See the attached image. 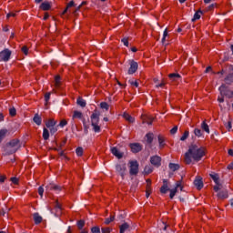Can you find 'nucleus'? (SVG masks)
I'll list each match as a JSON object with an SVG mask.
<instances>
[{"label":"nucleus","mask_w":233,"mask_h":233,"mask_svg":"<svg viewBox=\"0 0 233 233\" xmlns=\"http://www.w3.org/2000/svg\"><path fill=\"white\" fill-rule=\"evenodd\" d=\"M205 156V147L196 144L189 146L188 150L184 155V161L186 165H194L201 161Z\"/></svg>","instance_id":"obj_1"},{"label":"nucleus","mask_w":233,"mask_h":233,"mask_svg":"<svg viewBox=\"0 0 233 233\" xmlns=\"http://www.w3.org/2000/svg\"><path fill=\"white\" fill-rule=\"evenodd\" d=\"M21 148V143L18 139L11 140L5 147V156L15 154V151Z\"/></svg>","instance_id":"obj_2"},{"label":"nucleus","mask_w":233,"mask_h":233,"mask_svg":"<svg viewBox=\"0 0 233 233\" xmlns=\"http://www.w3.org/2000/svg\"><path fill=\"white\" fill-rule=\"evenodd\" d=\"M91 127H93L94 132H101V126H99V115H97V113H93L91 115Z\"/></svg>","instance_id":"obj_3"},{"label":"nucleus","mask_w":233,"mask_h":233,"mask_svg":"<svg viewBox=\"0 0 233 233\" xmlns=\"http://www.w3.org/2000/svg\"><path fill=\"white\" fill-rule=\"evenodd\" d=\"M12 56V51L10 49L5 48L0 52V61H4V63H7L10 61V57Z\"/></svg>","instance_id":"obj_4"},{"label":"nucleus","mask_w":233,"mask_h":233,"mask_svg":"<svg viewBox=\"0 0 233 233\" xmlns=\"http://www.w3.org/2000/svg\"><path fill=\"white\" fill-rule=\"evenodd\" d=\"M177 189H179L181 192H183V185H182L181 181H177L175 188L169 189L170 199H174V196H176V194H177Z\"/></svg>","instance_id":"obj_5"},{"label":"nucleus","mask_w":233,"mask_h":233,"mask_svg":"<svg viewBox=\"0 0 233 233\" xmlns=\"http://www.w3.org/2000/svg\"><path fill=\"white\" fill-rule=\"evenodd\" d=\"M129 163H130L129 173L131 174V176H136L137 172H139V164L137 163V161H131Z\"/></svg>","instance_id":"obj_6"},{"label":"nucleus","mask_w":233,"mask_h":233,"mask_svg":"<svg viewBox=\"0 0 233 233\" xmlns=\"http://www.w3.org/2000/svg\"><path fill=\"white\" fill-rule=\"evenodd\" d=\"M150 163L157 168H159V167H161V157L157 155L151 157Z\"/></svg>","instance_id":"obj_7"},{"label":"nucleus","mask_w":233,"mask_h":233,"mask_svg":"<svg viewBox=\"0 0 233 233\" xmlns=\"http://www.w3.org/2000/svg\"><path fill=\"white\" fill-rule=\"evenodd\" d=\"M129 147L131 148V152L134 154H137V152H141V150H143V146H141L139 143L130 144Z\"/></svg>","instance_id":"obj_8"},{"label":"nucleus","mask_w":233,"mask_h":233,"mask_svg":"<svg viewBox=\"0 0 233 233\" xmlns=\"http://www.w3.org/2000/svg\"><path fill=\"white\" fill-rule=\"evenodd\" d=\"M130 67L128 69V74L132 75V74H136V72H137V68H138V65L137 62L131 60L129 62Z\"/></svg>","instance_id":"obj_9"},{"label":"nucleus","mask_w":233,"mask_h":233,"mask_svg":"<svg viewBox=\"0 0 233 233\" xmlns=\"http://www.w3.org/2000/svg\"><path fill=\"white\" fill-rule=\"evenodd\" d=\"M116 170L121 176V177H125V172H127V166L116 165Z\"/></svg>","instance_id":"obj_10"},{"label":"nucleus","mask_w":233,"mask_h":233,"mask_svg":"<svg viewBox=\"0 0 233 233\" xmlns=\"http://www.w3.org/2000/svg\"><path fill=\"white\" fill-rule=\"evenodd\" d=\"M46 190L48 192H50V190H54V192H61V187L51 183L46 186Z\"/></svg>","instance_id":"obj_11"},{"label":"nucleus","mask_w":233,"mask_h":233,"mask_svg":"<svg viewBox=\"0 0 233 233\" xmlns=\"http://www.w3.org/2000/svg\"><path fill=\"white\" fill-rule=\"evenodd\" d=\"M168 190H170V188L168 187V180L164 179L163 185L160 187V192H161V194H167L168 192Z\"/></svg>","instance_id":"obj_12"},{"label":"nucleus","mask_w":233,"mask_h":233,"mask_svg":"<svg viewBox=\"0 0 233 233\" xmlns=\"http://www.w3.org/2000/svg\"><path fill=\"white\" fill-rule=\"evenodd\" d=\"M147 187H146V198H150V195L152 194V181L150 179L147 180Z\"/></svg>","instance_id":"obj_13"},{"label":"nucleus","mask_w":233,"mask_h":233,"mask_svg":"<svg viewBox=\"0 0 233 233\" xmlns=\"http://www.w3.org/2000/svg\"><path fill=\"white\" fill-rule=\"evenodd\" d=\"M111 153L113 154V156H116V157H117L118 159H121V157H123V152L119 151L117 147H112Z\"/></svg>","instance_id":"obj_14"},{"label":"nucleus","mask_w":233,"mask_h":233,"mask_svg":"<svg viewBox=\"0 0 233 233\" xmlns=\"http://www.w3.org/2000/svg\"><path fill=\"white\" fill-rule=\"evenodd\" d=\"M157 139H158V145H159L158 147H159L160 150L165 148V147L167 145L165 143V141H166L165 137H163L162 135H158Z\"/></svg>","instance_id":"obj_15"},{"label":"nucleus","mask_w":233,"mask_h":233,"mask_svg":"<svg viewBox=\"0 0 233 233\" xmlns=\"http://www.w3.org/2000/svg\"><path fill=\"white\" fill-rule=\"evenodd\" d=\"M40 8L41 10L46 12L47 10H50V8H52V5L49 2L46 1L40 5Z\"/></svg>","instance_id":"obj_16"},{"label":"nucleus","mask_w":233,"mask_h":233,"mask_svg":"<svg viewBox=\"0 0 233 233\" xmlns=\"http://www.w3.org/2000/svg\"><path fill=\"white\" fill-rule=\"evenodd\" d=\"M168 77L172 81H179V79H181V75L177 73H171L168 75Z\"/></svg>","instance_id":"obj_17"},{"label":"nucleus","mask_w":233,"mask_h":233,"mask_svg":"<svg viewBox=\"0 0 233 233\" xmlns=\"http://www.w3.org/2000/svg\"><path fill=\"white\" fill-rule=\"evenodd\" d=\"M33 219H34L35 225H39V223H41L43 221V217H41L39 215V213H35L33 215Z\"/></svg>","instance_id":"obj_18"},{"label":"nucleus","mask_w":233,"mask_h":233,"mask_svg":"<svg viewBox=\"0 0 233 233\" xmlns=\"http://www.w3.org/2000/svg\"><path fill=\"white\" fill-rule=\"evenodd\" d=\"M10 132H8V129H1L0 130V143L3 142V139L6 137V136H9Z\"/></svg>","instance_id":"obj_19"},{"label":"nucleus","mask_w":233,"mask_h":233,"mask_svg":"<svg viewBox=\"0 0 233 233\" xmlns=\"http://www.w3.org/2000/svg\"><path fill=\"white\" fill-rule=\"evenodd\" d=\"M224 89H225V86L222 85L219 87V91H220L221 96L218 97V103H223L225 101V98L223 97V96H225V91H223Z\"/></svg>","instance_id":"obj_20"},{"label":"nucleus","mask_w":233,"mask_h":233,"mask_svg":"<svg viewBox=\"0 0 233 233\" xmlns=\"http://www.w3.org/2000/svg\"><path fill=\"white\" fill-rule=\"evenodd\" d=\"M194 185H195V187H197L198 190H201V188H203V180L201 178L198 177L194 181Z\"/></svg>","instance_id":"obj_21"},{"label":"nucleus","mask_w":233,"mask_h":233,"mask_svg":"<svg viewBox=\"0 0 233 233\" xmlns=\"http://www.w3.org/2000/svg\"><path fill=\"white\" fill-rule=\"evenodd\" d=\"M218 198L219 199H227L228 198V193L226 190L218 193Z\"/></svg>","instance_id":"obj_22"},{"label":"nucleus","mask_w":233,"mask_h":233,"mask_svg":"<svg viewBox=\"0 0 233 233\" xmlns=\"http://www.w3.org/2000/svg\"><path fill=\"white\" fill-rule=\"evenodd\" d=\"M168 167H169V170H171V172H176L177 170H179V164L169 163Z\"/></svg>","instance_id":"obj_23"},{"label":"nucleus","mask_w":233,"mask_h":233,"mask_svg":"<svg viewBox=\"0 0 233 233\" xmlns=\"http://www.w3.org/2000/svg\"><path fill=\"white\" fill-rule=\"evenodd\" d=\"M146 141H147V143H148V145H152V141H154V134L147 133L146 135Z\"/></svg>","instance_id":"obj_24"},{"label":"nucleus","mask_w":233,"mask_h":233,"mask_svg":"<svg viewBox=\"0 0 233 233\" xmlns=\"http://www.w3.org/2000/svg\"><path fill=\"white\" fill-rule=\"evenodd\" d=\"M73 119H83V113L80 111H74Z\"/></svg>","instance_id":"obj_25"},{"label":"nucleus","mask_w":233,"mask_h":233,"mask_svg":"<svg viewBox=\"0 0 233 233\" xmlns=\"http://www.w3.org/2000/svg\"><path fill=\"white\" fill-rule=\"evenodd\" d=\"M119 228H120V233H125L127 232V230H128V228H130V225H128V223H124L119 227Z\"/></svg>","instance_id":"obj_26"},{"label":"nucleus","mask_w":233,"mask_h":233,"mask_svg":"<svg viewBox=\"0 0 233 233\" xmlns=\"http://www.w3.org/2000/svg\"><path fill=\"white\" fill-rule=\"evenodd\" d=\"M216 185H219V175L213 173L209 175Z\"/></svg>","instance_id":"obj_27"},{"label":"nucleus","mask_w":233,"mask_h":233,"mask_svg":"<svg viewBox=\"0 0 233 233\" xmlns=\"http://www.w3.org/2000/svg\"><path fill=\"white\" fill-rule=\"evenodd\" d=\"M54 210H56V216H61V210H62V208H61V204H59V202H56V206H55V209Z\"/></svg>","instance_id":"obj_28"},{"label":"nucleus","mask_w":233,"mask_h":233,"mask_svg":"<svg viewBox=\"0 0 233 233\" xmlns=\"http://www.w3.org/2000/svg\"><path fill=\"white\" fill-rule=\"evenodd\" d=\"M56 124L57 122L55 121L54 119H49L48 122H46V127L47 128H52V127H56Z\"/></svg>","instance_id":"obj_29"},{"label":"nucleus","mask_w":233,"mask_h":233,"mask_svg":"<svg viewBox=\"0 0 233 233\" xmlns=\"http://www.w3.org/2000/svg\"><path fill=\"white\" fill-rule=\"evenodd\" d=\"M201 128H202V130L207 132V134H210V128L208 127V125L207 124V122H205V121L202 122Z\"/></svg>","instance_id":"obj_30"},{"label":"nucleus","mask_w":233,"mask_h":233,"mask_svg":"<svg viewBox=\"0 0 233 233\" xmlns=\"http://www.w3.org/2000/svg\"><path fill=\"white\" fill-rule=\"evenodd\" d=\"M123 117L126 119V121H128V123H134L135 121L134 117H132V116L127 113L123 115Z\"/></svg>","instance_id":"obj_31"},{"label":"nucleus","mask_w":233,"mask_h":233,"mask_svg":"<svg viewBox=\"0 0 233 233\" xmlns=\"http://www.w3.org/2000/svg\"><path fill=\"white\" fill-rule=\"evenodd\" d=\"M55 86L56 88H59L61 86V76H56L55 77Z\"/></svg>","instance_id":"obj_32"},{"label":"nucleus","mask_w":233,"mask_h":233,"mask_svg":"<svg viewBox=\"0 0 233 233\" xmlns=\"http://www.w3.org/2000/svg\"><path fill=\"white\" fill-rule=\"evenodd\" d=\"M34 123H35V125H41L42 123V119L41 116H39V115H35L34 118H33Z\"/></svg>","instance_id":"obj_33"},{"label":"nucleus","mask_w":233,"mask_h":233,"mask_svg":"<svg viewBox=\"0 0 233 233\" xmlns=\"http://www.w3.org/2000/svg\"><path fill=\"white\" fill-rule=\"evenodd\" d=\"M202 14H203V11H201V10L197 11L194 15L192 21H197V19H201Z\"/></svg>","instance_id":"obj_34"},{"label":"nucleus","mask_w":233,"mask_h":233,"mask_svg":"<svg viewBox=\"0 0 233 233\" xmlns=\"http://www.w3.org/2000/svg\"><path fill=\"white\" fill-rule=\"evenodd\" d=\"M153 121H154V117L152 116H146L143 119V123H147V125H152Z\"/></svg>","instance_id":"obj_35"},{"label":"nucleus","mask_w":233,"mask_h":233,"mask_svg":"<svg viewBox=\"0 0 233 233\" xmlns=\"http://www.w3.org/2000/svg\"><path fill=\"white\" fill-rule=\"evenodd\" d=\"M76 103L77 105H79V106H82L83 108L84 106H86V102L81 97L77 98Z\"/></svg>","instance_id":"obj_36"},{"label":"nucleus","mask_w":233,"mask_h":233,"mask_svg":"<svg viewBox=\"0 0 233 233\" xmlns=\"http://www.w3.org/2000/svg\"><path fill=\"white\" fill-rule=\"evenodd\" d=\"M48 137H50V133L48 132V129L44 128L43 138L46 141Z\"/></svg>","instance_id":"obj_37"},{"label":"nucleus","mask_w":233,"mask_h":233,"mask_svg":"<svg viewBox=\"0 0 233 233\" xmlns=\"http://www.w3.org/2000/svg\"><path fill=\"white\" fill-rule=\"evenodd\" d=\"M129 85H131V86L137 88L139 86V83L137 80L131 79L128 81Z\"/></svg>","instance_id":"obj_38"},{"label":"nucleus","mask_w":233,"mask_h":233,"mask_svg":"<svg viewBox=\"0 0 233 233\" xmlns=\"http://www.w3.org/2000/svg\"><path fill=\"white\" fill-rule=\"evenodd\" d=\"M228 156H232V157H233V150H232V149H229V150L228 151ZM228 170H233V162H231V163L228 166Z\"/></svg>","instance_id":"obj_39"},{"label":"nucleus","mask_w":233,"mask_h":233,"mask_svg":"<svg viewBox=\"0 0 233 233\" xmlns=\"http://www.w3.org/2000/svg\"><path fill=\"white\" fill-rule=\"evenodd\" d=\"M100 108H103L104 110L108 111V108H110V106H108V104L106 102H101Z\"/></svg>","instance_id":"obj_40"},{"label":"nucleus","mask_w":233,"mask_h":233,"mask_svg":"<svg viewBox=\"0 0 233 233\" xmlns=\"http://www.w3.org/2000/svg\"><path fill=\"white\" fill-rule=\"evenodd\" d=\"M153 168H152V167H150V166H146L145 167V169H144V172H145V174H152V172H153Z\"/></svg>","instance_id":"obj_41"},{"label":"nucleus","mask_w":233,"mask_h":233,"mask_svg":"<svg viewBox=\"0 0 233 233\" xmlns=\"http://www.w3.org/2000/svg\"><path fill=\"white\" fill-rule=\"evenodd\" d=\"M189 133L188 131H185L182 137H180V141H186L188 138Z\"/></svg>","instance_id":"obj_42"},{"label":"nucleus","mask_w":233,"mask_h":233,"mask_svg":"<svg viewBox=\"0 0 233 233\" xmlns=\"http://www.w3.org/2000/svg\"><path fill=\"white\" fill-rule=\"evenodd\" d=\"M75 3L74 1H70L68 4H67V6L66 8L64 10L63 14L65 15L66 12H68V8H72V6H74Z\"/></svg>","instance_id":"obj_43"},{"label":"nucleus","mask_w":233,"mask_h":233,"mask_svg":"<svg viewBox=\"0 0 233 233\" xmlns=\"http://www.w3.org/2000/svg\"><path fill=\"white\" fill-rule=\"evenodd\" d=\"M76 156H78V157H81V156H83V152H84L83 147H77L76 149Z\"/></svg>","instance_id":"obj_44"},{"label":"nucleus","mask_w":233,"mask_h":233,"mask_svg":"<svg viewBox=\"0 0 233 233\" xmlns=\"http://www.w3.org/2000/svg\"><path fill=\"white\" fill-rule=\"evenodd\" d=\"M225 127L227 129L231 130L232 129V119H229L228 123L225 124Z\"/></svg>","instance_id":"obj_45"},{"label":"nucleus","mask_w":233,"mask_h":233,"mask_svg":"<svg viewBox=\"0 0 233 233\" xmlns=\"http://www.w3.org/2000/svg\"><path fill=\"white\" fill-rule=\"evenodd\" d=\"M77 227H78L79 230H83V227H85V221L84 220H79L77 222Z\"/></svg>","instance_id":"obj_46"},{"label":"nucleus","mask_w":233,"mask_h":233,"mask_svg":"<svg viewBox=\"0 0 233 233\" xmlns=\"http://www.w3.org/2000/svg\"><path fill=\"white\" fill-rule=\"evenodd\" d=\"M114 218H115L114 216H111L110 218H106V220H105L106 225H110V223H112V221H114Z\"/></svg>","instance_id":"obj_47"},{"label":"nucleus","mask_w":233,"mask_h":233,"mask_svg":"<svg viewBox=\"0 0 233 233\" xmlns=\"http://www.w3.org/2000/svg\"><path fill=\"white\" fill-rule=\"evenodd\" d=\"M68 125V122L66 119H63L60 121L58 127H61L63 128L64 127H66Z\"/></svg>","instance_id":"obj_48"},{"label":"nucleus","mask_w":233,"mask_h":233,"mask_svg":"<svg viewBox=\"0 0 233 233\" xmlns=\"http://www.w3.org/2000/svg\"><path fill=\"white\" fill-rule=\"evenodd\" d=\"M168 36V32L167 31V29L164 31L163 33V38H162V43L163 45H165V41H167V37Z\"/></svg>","instance_id":"obj_49"},{"label":"nucleus","mask_w":233,"mask_h":233,"mask_svg":"<svg viewBox=\"0 0 233 233\" xmlns=\"http://www.w3.org/2000/svg\"><path fill=\"white\" fill-rule=\"evenodd\" d=\"M194 134H195V136H197L198 137H201V136H202L201 129L196 128V129L194 130Z\"/></svg>","instance_id":"obj_50"},{"label":"nucleus","mask_w":233,"mask_h":233,"mask_svg":"<svg viewBox=\"0 0 233 233\" xmlns=\"http://www.w3.org/2000/svg\"><path fill=\"white\" fill-rule=\"evenodd\" d=\"M10 181L14 184V185H18L19 184V178L13 177L10 178Z\"/></svg>","instance_id":"obj_51"},{"label":"nucleus","mask_w":233,"mask_h":233,"mask_svg":"<svg viewBox=\"0 0 233 233\" xmlns=\"http://www.w3.org/2000/svg\"><path fill=\"white\" fill-rule=\"evenodd\" d=\"M92 233H101V229L97 227L91 228Z\"/></svg>","instance_id":"obj_52"},{"label":"nucleus","mask_w":233,"mask_h":233,"mask_svg":"<svg viewBox=\"0 0 233 233\" xmlns=\"http://www.w3.org/2000/svg\"><path fill=\"white\" fill-rule=\"evenodd\" d=\"M22 52L25 54V56H28V47L26 46H24L22 47Z\"/></svg>","instance_id":"obj_53"},{"label":"nucleus","mask_w":233,"mask_h":233,"mask_svg":"<svg viewBox=\"0 0 233 233\" xmlns=\"http://www.w3.org/2000/svg\"><path fill=\"white\" fill-rule=\"evenodd\" d=\"M9 114H10V116H15V114H16L15 109L14 107L10 108V109H9Z\"/></svg>","instance_id":"obj_54"},{"label":"nucleus","mask_w":233,"mask_h":233,"mask_svg":"<svg viewBox=\"0 0 233 233\" xmlns=\"http://www.w3.org/2000/svg\"><path fill=\"white\" fill-rule=\"evenodd\" d=\"M51 134H56L57 132V127L56 126H53L52 127L49 128Z\"/></svg>","instance_id":"obj_55"},{"label":"nucleus","mask_w":233,"mask_h":233,"mask_svg":"<svg viewBox=\"0 0 233 233\" xmlns=\"http://www.w3.org/2000/svg\"><path fill=\"white\" fill-rule=\"evenodd\" d=\"M44 192H45V188H43V187H40L38 188V194H39V196H41V198H43Z\"/></svg>","instance_id":"obj_56"},{"label":"nucleus","mask_w":233,"mask_h":233,"mask_svg":"<svg viewBox=\"0 0 233 233\" xmlns=\"http://www.w3.org/2000/svg\"><path fill=\"white\" fill-rule=\"evenodd\" d=\"M45 101H46V103L50 101V93H46V95H45Z\"/></svg>","instance_id":"obj_57"},{"label":"nucleus","mask_w":233,"mask_h":233,"mask_svg":"<svg viewBox=\"0 0 233 233\" xmlns=\"http://www.w3.org/2000/svg\"><path fill=\"white\" fill-rule=\"evenodd\" d=\"M16 14L15 13H8L6 17L7 19H10V17H15Z\"/></svg>","instance_id":"obj_58"},{"label":"nucleus","mask_w":233,"mask_h":233,"mask_svg":"<svg viewBox=\"0 0 233 233\" xmlns=\"http://www.w3.org/2000/svg\"><path fill=\"white\" fill-rule=\"evenodd\" d=\"M5 179H6V176H4V175L0 176V183H5Z\"/></svg>","instance_id":"obj_59"},{"label":"nucleus","mask_w":233,"mask_h":233,"mask_svg":"<svg viewBox=\"0 0 233 233\" xmlns=\"http://www.w3.org/2000/svg\"><path fill=\"white\" fill-rule=\"evenodd\" d=\"M102 233H110V228H102Z\"/></svg>","instance_id":"obj_60"},{"label":"nucleus","mask_w":233,"mask_h":233,"mask_svg":"<svg viewBox=\"0 0 233 233\" xmlns=\"http://www.w3.org/2000/svg\"><path fill=\"white\" fill-rule=\"evenodd\" d=\"M176 132H177V126L174 127L170 130V134H176Z\"/></svg>","instance_id":"obj_61"},{"label":"nucleus","mask_w":233,"mask_h":233,"mask_svg":"<svg viewBox=\"0 0 233 233\" xmlns=\"http://www.w3.org/2000/svg\"><path fill=\"white\" fill-rule=\"evenodd\" d=\"M219 187H221V184H219V182L218 184H216V186H214L215 192H218V190H219Z\"/></svg>","instance_id":"obj_62"},{"label":"nucleus","mask_w":233,"mask_h":233,"mask_svg":"<svg viewBox=\"0 0 233 233\" xmlns=\"http://www.w3.org/2000/svg\"><path fill=\"white\" fill-rule=\"evenodd\" d=\"M206 10L207 12H210V10H214V4L208 5Z\"/></svg>","instance_id":"obj_63"},{"label":"nucleus","mask_w":233,"mask_h":233,"mask_svg":"<svg viewBox=\"0 0 233 233\" xmlns=\"http://www.w3.org/2000/svg\"><path fill=\"white\" fill-rule=\"evenodd\" d=\"M122 43H124L125 46H128V39L127 38H123Z\"/></svg>","instance_id":"obj_64"}]
</instances>
